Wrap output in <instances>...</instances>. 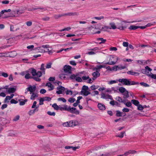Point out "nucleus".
<instances>
[{
    "label": "nucleus",
    "mask_w": 156,
    "mask_h": 156,
    "mask_svg": "<svg viewBox=\"0 0 156 156\" xmlns=\"http://www.w3.org/2000/svg\"><path fill=\"white\" fill-rule=\"evenodd\" d=\"M98 108L101 110H105V107L104 104L99 103L98 105Z\"/></svg>",
    "instance_id": "6ab92c4d"
},
{
    "label": "nucleus",
    "mask_w": 156,
    "mask_h": 156,
    "mask_svg": "<svg viewBox=\"0 0 156 156\" xmlns=\"http://www.w3.org/2000/svg\"><path fill=\"white\" fill-rule=\"evenodd\" d=\"M62 16H65V14H59L58 15H55L54 16V17L55 19H58Z\"/></svg>",
    "instance_id": "393cba45"
},
{
    "label": "nucleus",
    "mask_w": 156,
    "mask_h": 156,
    "mask_svg": "<svg viewBox=\"0 0 156 156\" xmlns=\"http://www.w3.org/2000/svg\"><path fill=\"white\" fill-rule=\"evenodd\" d=\"M127 73L128 74H130L132 75L138 76L140 74L139 73L133 72L132 70L128 71L127 72Z\"/></svg>",
    "instance_id": "dca6fc26"
},
{
    "label": "nucleus",
    "mask_w": 156,
    "mask_h": 156,
    "mask_svg": "<svg viewBox=\"0 0 156 156\" xmlns=\"http://www.w3.org/2000/svg\"><path fill=\"white\" fill-rule=\"evenodd\" d=\"M64 71L66 72L70 73L71 71V67L69 66H65L64 67Z\"/></svg>",
    "instance_id": "ddd939ff"
},
{
    "label": "nucleus",
    "mask_w": 156,
    "mask_h": 156,
    "mask_svg": "<svg viewBox=\"0 0 156 156\" xmlns=\"http://www.w3.org/2000/svg\"><path fill=\"white\" fill-rule=\"evenodd\" d=\"M81 92L83 95L85 96H87L90 94V93L87 90L81 91Z\"/></svg>",
    "instance_id": "5701e85b"
},
{
    "label": "nucleus",
    "mask_w": 156,
    "mask_h": 156,
    "mask_svg": "<svg viewBox=\"0 0 156 156\" xmlns=\"http://www.w3.org/2000/svg\"><path fill=\"white\" fill-rule=\"evenodd\" d=\"M136 152V151H131L129 150L128 151H126L125 153L124 154V155L125 156H126L130 154H133Z\"/></svg>",
    "instance_id": "aec40b11"
},
{
    "label": "nucleus",
    "mask_w": 156,
    "mask_h": 156,
    "mask_svg": "<svg viewBox=\"0 0 156 156\" xmlns=\"http://www.w3.org/2000/svg\"><path fill=\"white\" fill-rule=\"evenodd\" d=\"M30 94H31V95L30 98L31 100H34L36 98H37L38 97L37 94V93H36L34 92Z\"/></svg>",
    "instance_id": "4468645a"
},
{
    "label": "nucleus",
    "mask_w": 156,
    "mask_h": 156,
    "mask_svg": "<svg viewBox=\"0 0 156 156\" xmlns=\"http://www.w3.org/2000/svg\"><path fill=\"white\" fill-rule=\"evenodd\" d=\"M98 41H101V42L99 43L100 44L101 43H104L106 41V40L105 39H104L102 38H98Z\"/></svg>",
    "instance_id": "3c124183"
},
{
    "label": "nucleus",
    "mask_w": 156,
    "mask_h": 156,
    "mask_svg": "<svg viewBox=\"0 0 156 156\" xmlns=\"http://www.w3.org/2000/svg\"><path fill=\"white\" fill-rule=\"evenodd\" d=\"M155 22H152L148 23L146 25L147 27H151L152 26L154 25Z\"/></svg>",
    "instance_id": "72a5a7b5"
},
{
    "label": "nucleus",
    "mask_w": 156,
    "mask_h": 156,
    "mask_svg": "<svg viewBox=\"0 0 156 156\" xmlns=\"http://www.w3.org/2000/svg\"><path fill=\"white\" fill-rule=\"evenodd\" d=\"M46 86L48 87L49 90H51L54 89L53 86L50 83H47Z\"/></svg>",
    "instance_id": "2eb2a0df"
},
{
    "label": "nucleus",
    "mask_w": 156,
    "mask_h": 156,
    "mask_svg": "<svg viewBox=\"0 0 156 156\" xmlns=\"http://www.w3.org/2000/svg\"><path fill=\"white\" fill-rule=\"evenodd\" d=\"M148 76H150L152 78L156 79V75L153 74L151 73H150V74H148Z\"/></svg>",
    "instance_id": "79ce46f5"
},
{
    "label": "nucleus",
    "mask_w": 156,
    "mask_h": 156,
    "mask_svg": "<svg viewBox=\"0 0 156 156\" xmlns=\"http://www.w3.org/2000/svg\"><path fill=\"white\" fill-rule=\"evenodd\" d=\"M92 75L94 78H96L100 76V73H99V72L96 71L95 72H94L92 73Z\"/></svg>",
    "instance_id": "f3484780"
},
{
    "label": "nucleus",
    "mask_w": 156,
    "mask_h": 156,
    "mask_svg": "<svg viewBox=\"0 0 156 156\" xmlns=\"http://www.w3.org/2000/svg\"><path fill=\"white\" fill-rule=\"evenodd\" d=\"M98 87V86H95L94 85H93L90 87V88L92 90H94L97 89Z\"/></svg>",
    "instance_id": "a19ab883"
},
{
    "label": "nucleus",
    "mask_w": 156,
    "mask_h": 156,
    "mask_svg": "<svg viewBox=\"0 0 156 156\" xmlns=\"http://www.w3.org/2000/svg\"><path fill=\"white\" fill-rule=\"evenodd\" d=\"M109 25L111 27L109 28V29H115L117 27L115 25V23L113 22H111L109 23Z\"/></svg>",
    "instance_id": "412c9836"
},
{
    "label": "nucleus",
    "mask_w": 156,
    "mask_h": 156,
    "mask_svg": "<svg viewBox=\"0 0 156 156\" xmlns=\"http://www.w3.org/2000/svg\"><path fill=\"white\" fill-rule=\"evenodd\" d=\"M69 127H73L78 125V122L76 120H71L69 122Z\"/></svg>",
    "instance_id": "0eeeda50"
},
{
    "label": "nucleus",
    "mask_w": 156,
    "mask_h": 156,
    "mask_svg": "<svg viewBox=\"0 0 156 156\" xmlns=\"http://www.w3.org/2000/svg\"><path fill=\"white\" fill-rule=\"evenodd\" d=\"M75 101L76 99L73 98H70L68 99V101L71 103L74 102Z\"/></svg>",
    "instance_id": "a18cd8bd"
},
{
    "label": "nucleus",
    "mask_w": 156,
    "mask_h": 156,
    "mask_svg": "<svg viewBox=\"0 0 156 156\" xmlns=\"http://www.w3.org/2000/svg\"><path fill=\"white\" fill-rule=\"evenodd\" d=\"M88 87L86 86L85 85H83L82 87V91L87 90H88Z\"/></svg>",
    "instance_id": "052dcab7"
},
{
    "label": "nucleus",
    "mask_w": 156,
    "mask_h": 156,
    "mask_svg": "<svg viewBox=\"0 0 156 156\" xmlns=\"http://www.w3.org/2000/svg\"><path fill=\"white\" fill-rule=\"evenodd\" d=\"M139 28V26H136L134 25H131L129 27V30H135Z\"/></svg>",
    "instance_id": "b1692460"
},
{
    "label": "nucleus",
    "mask_w": 156,
    "mask_h": 156,
    "mask_svg": "<svg viewBox=\"0 0 156 156\" xmlns=\"http://www.w3.org/2000/svg\"><path fill=\"white\" fill-rule=\"evenodd\" d=\"M52 65V63L51 62H49L48 63L46 66V68L47 69L50 68L51 67V66Z\"/></svg>",
    "instance_id": "13d9d810"
},
{
    "label": "nucleus",
    "mask_w": 156,
    "mask_h": 156,
    "mask_svg": "<svg viewBox=\"0 0 156 156\" xmlns=\"http://www.w3.org/2000/svg\"><path fill=\"white\" fill-rule=\"evenodd\" d=\"M43 98V101H50L51 99L49 97H44L43 98Z\"/></svg>",
    "instance_id": "09e8293b"
},
{
    "label": "nucleus",
    "mask_w": 156,
    "mask_h": 156,
    "mask_svg": "<svg viewBox=\"0 0 156 156\" xmlns=\"http://www.w3.org/2000/svg\"><path fill=\"white\" fill-rule=\"evenodd\" d=\"M123 103L127 107H129L132 105V104L130 102H128L126 103L125 100Z\"/></svg>",
    "instance_id": "58836bf2"
},
{
    "label": "nucleus",
    "mask_w": 156,
    "mask_h": 156,
    "mask_svg": "<svg viewBox=\"0 0 156 156\" xmlns=\"http://www.w3.org/2000/svg\"><path fill=\"white\" fill-rule=\"evenodd\" d=\"M104 17L103 16H101L100 17H95L94 18L97 20H101L102 19H104Z\"/></svg>",
    "instance_id": "680f3d73"
},
{
    "label": "nucleus",
    "mask_w": 156,
    "mask_h": 156,
    "mask_svg": "<svg viewBox=\"0 0 156 156\" xmlns=\"http://www.w3.org/2000/svg\"><path fill=\"white\" fill-rule=\"evenodd\" d=\"M41 48V47L37 48L38 50L41 52H47L49 51V49H47L46 51H45V50Z\"/></svg>",
    "instance_id": "cd10ccee"
},
{
    "label": "nucleus",
    "mask_w": 156,
    "mask_h": 156,
    "mask_svg": "<svg viewBox=\"0 0 156 156\" xmlns=\"http://www.w3.org/2000/svg\"><path fill=\"white\" fill-rule=\"evenodd\" d=\"M131 102L133 104L137 106L139 104V102L138 101L134 99L132 100H131Z\"/></svg>",
    "instance_id": "a878e982"
},
{
    "label": "nucleus",
    "mask_w": 156,
    "mask_h": 156,
    "mask_svg": "<svg viewBox=\"0 0 156 156\" xmlns=\"http://www.w3.org/2000/svg\"><path fill=\"white\" fill-rule=\"evenodd\" d=\"M82 79L84 80H87V82L88 83H91L93 82V81H92L91 79L88 76H83L82 77Z\"/></svg>",
    "instance_id": "1a4fd4ad"
},
{
    "label": "nucleus",
    "mask_w": 156,
    "mask_h": 156,
    "mask_svg": "<svg viewBox=\"0 0 156 156\" xmlns=\"http://www.w3.org/2000/svg\"><path fill=\"white\" fill-rule=\"evenodd\" d=\"M11 11V9H9L8 10L4 9L2 10L1 12H0L1 16H2V15L4 14L5 12H10Z\"/></svg>",
    "instance_id": "2f4dec72"
},
{
    "label": "nucleus",
    "mask_w": 156,
    "mask_h": 156,
    "mask_svg": "<svg viewBox=\"0 0 156 156\" xmlns=\"http://www.w3.org/2000/svg\"><path fill=\"white\" fill-rule=\"evenodd\" d=\"M50 18L48 16H45L42 18V20L44 21H48L49 20Z\"/></svg>",
    "instance_id": "864d4df0"
},
{
    "label": "nucleus",
    "mask_w": 156,
    "mask_h": 156,
    "mask_svg": "<svg viewBox=\"0 0 156 156\" xmlns=\"http://www.w3.org/2000/svg\"><path fill=\"white\" fill-rule=\"evenodd\" d=\"M27 89V91H29L30 93H31L35 92L36 89V86L34 85L33 86L30 85Z\"/></svg>",
    "instance_id": "20e7f679"
},
{
    "label": "nucleus",
    "mask_w": 156,
    "mask_h": 156,
    "mask_svg": "<svg viewBox=\"0 0 156 156\" xmlns=\"http://www.w3.org/2000/svg\"><path fill=\"white\" fill-rule=\"evenodd\" d=\"M119 90L120 92L122 93L126 90L125 88L122 87H120Z\"/></svg>",
    "instance_id": "f704fd0d"
},
{
    "label": "nucleus",
    "mask_w": 156,
    "mask_h": 156,
    "mask_svg": "<svg viewBox=\"0 0 156 156\" xmlns=\"http://www.w3.org/2000/svg\"><path fill=\"white\" fill-rule=\"evenodd\" d=\"M40 69L41 70H42V73L44 74H45V71L44 70V64H42L41 65V67L40 68Z\"/></svg>",
    "instance_id": "c756f323"
},
{
    "label": "nucleus",
    "mask_w": 156,
    "mask_h": 156,
    "mask_svg": "<svg viewBox=\"0 0 156 156\" xmlns=\"http://www.w3.org/2000/svg\"><path fill=\"white\" fill-rule=\"evenodd\" d=\"M52 106L56 110H58L59 108V106L57 105V104L56 103H54L52 105Z\"/></svg>",
    "instance_id": "473e14b6"
},
{
    "label": "nucleus",
    "mask_w": 156,
    "mask_h": 156,
    "mask_svg": "<svg viewBox=\"0 0 156 156\" xmlns=\"http://www.w3.org/2000/svg\"><path fill=\"white\" fill-rule=\"evenodd\" d=\"M15 91L16 89L14 87H10L8 88L7 90V92L9 94L13 93Z\"/></svg>",
    "instance_id": "a211bd4d"
},
{
    "label": "nucleus",
    "mask_w": 156,
    "mask_h": 156,
    "mask_svg": "<svg viewBox=\"0 0 156 156\" xmlns=\"http://www.w3.org/2000/svg\"><path fill=\"white\" fill-rule=\"evenodd\" d=\"M37 103L36 101H34L31 107L32 108H34V109L32 110L34 113L36 112H37L38 111V107L36 106Z\"/></svg>",
    "instance_id": "423d86ee"
},
{
    "label": "nucleus",
    "mask_w": 156,
    "mask_h": 156,
    "mask_svg": "<svg viewBox=\"0 0 156 156\" xmlns=\"http://www.w3.org/2000/svg\"><path fill=\"white\" fill-rule=\"evenodd\" d=\"M47 114L50 115H53V116H55V113L54 112H51L50 111H48L47 112Z\"/></svg>",
    "instance_id": "e2e57ef3"
},
{
    "label": "nucleus",
    "mask_w": 156,
    "mask_h": 156,
    "mask_svg": "<svg viewBox=\"0 0 156 156\" xmlns=\"http://www.w3.org/2000/svg\"><path fill=\"white\" fill-rule=\"evenodd\" d=\"M124 22L125 23H133L134 22V21L132 22H130V21H127L126 20H123L121 22V25L119 24L118 25V27L117 28L121 30H123L124 29L126 28V27L125 26H123V24H122V23Z\"/></svg>",
    "instance_id": "7ed1b4c3"
},
{
    "label": "nucleus",
    "mask_w": 156,
    "mask_h": 156,
    "mask_svg": "<svg viewBox=\"0 0 156 156\" xmlns=\"http://www.w3.org/2000/svg\"><path fill=\"white\" fill-rule=\"evenodd\" d=\"M137 62L140 65L144 64L146 62L145 60H137Z\"/></svg>",
    "instance_id": "4c0bfd02"
},
{
    "label": "nucleus",
    "mask_w": 156,
    "mask_h": 156,
    "mask_svg": "<svg viewBox=\"0 0 156 156\" xmlns=\"http://www.w3.org/2000/svg\"><path fill=\"white\" fill-rule=\"evenodd\" d=\"M69 110L68 111H70L71 113H73L74 111L76 110V108L73 107L70 108V107L69 108Z\"/></svg>",
    "instance_id": "37998d69"
},
{
    "label": "nucleus",
    "mask_w": 156,
    "mask_h": 156,
    "mask_svg": "<svg viewBox=\"0 0 156 156\" xmlns=\"http://www.w3.org/2000/svg\"><path fill=\"white\" fill-rule=\"evenodd\" d=\"M58 100L59 101H62L63 102H66V100L63 98H58Z\"/></svg>",
    "instance_id": "de8ad7c7"
},
{
    "label": "nucleus",
    "mask_w": 156,
    "mask_h": 156,
    "mask_svg": "<svg viewBox=\"0 0 156 156\" xmlns=\"http://www.w3.org/2000/svg\"><path fill=\"white\" fill-rule=\"evenodd\" d=\"M116 115L118 117L122 116V113L120 111L117 110L116 111Z\"/></svg>",
    "instance_id": "c9c22d12"
},
{
    "label": "nucleus",
    "mask_w": 156,
    "mask_h": 156,
    "mask_svg": "<svg viewBox=\"0 0 156 156\" xmlns=\"http://www.w3.org/2000/svg\"><path fill=\"white\" fill-rule=\"evenodd\" d=\"M123 94L124 95V98H127L129 97V94L128 91L126 90L125 92L123 93Z\"/></svg>",
    "instance_id": "bb28decb"
},
{
    "label": "nucleus",
    "mask_w": 156,
    "mask_h": 156,
    "mask_svg": "<svg viewBox=\"0 0 156 156\" xmlns=\"http://www.w3.org/2000/svg\"><path fill=\"white\" fill-rule=\"evenodd\" d=\"M11 99V98L10 97V96H7L6 97V98L5 99V102H9L8 101L9 100H10Z\"/></svg>",
    "instance_id": "bf43d9fd"
},
{
    "label": "nucleus",
    "mask_w": 156,
    "mask_h": 156,
    "mask_svg": "<svg viewBox=\"0 0 156 156\" xmlns=\"http://www.w3.org/2000/svg\"><path fill=\"white\" fill-rule=\"evenodd\" d=\"M31 73L33 76H36L37 73L36 70L35 69L32 68Z\"/></svg>",
    "instance_id": "ea45409f"
},
{
    "label": "nucleus",
    "mask_w": 156,
    "mask_h": 156,
    "mask_svg": "<svg viewBox=\"0 0 156 156\" xmlns=\"http://www.w3.org/2000/svg\"><path fill=\"white\" fill-rule=\"evenodd\" d=\"M125 133V132H121V133L119 135H116V136L117 137H119L121 138H122L124 136V134Z\"/></svg>",
    "instance_id": "8fccbe9b"
},
{
    "label": "nucleus",
    "mask_w": 156,
    "mask_h": 156,
    "mask_svg": "<svg viewBox=\"0 0 156 156\" xmlns=\"http://www.w3.org/2000/svg\"><path fill=\"white\" fill-rule=\"evenodd\" d=\"M31 78H33L37 81H40L41 80V79L39 78L38 77H32Z\"/></svg>",
    "instance_id": "4d7b16f0"
},
{
    "label": "nucleus",
    "mask_w": 156,
    "mask_h": 156,
    "mask_svg": "<svg viewBox=\"0 0 156 156\" xmlns=\"http://www.w3.org/2000/svg\"><path fill=\"white\" fill-rule=\"evenodd\" d=\"M116 62L115 61H111V62H107L106 63H104V64H108L110 65H114L115 64Z\"/></svg>",
    "instance_id": "603ef678"
},
{
    "label": "nucleus",
    "mask_w": 156,
    "mask_h": 156,
    "mask_svg": "<svg viewBox=\"0 0 156 156\" xmlns=\"http://www.w3.org/2000/svg\"><path fill=\"white\" fill-rule=\"evenodd\" d=\"M115 99L119 102L123 103L124 102V100H122L121 98L119 96L115 98Z\"/></svg>",
    "instance_id": "7c9ffc66"
},
{
    "label": "nucleus",
    "mask_w": 156,
    "mask_h": 156,
    "mask_svg": "<svg viewBox=\"0 0 156 156\" xmlns=\"http://www.w3.org/2000/svg\"><path fill=\"white\" fill-rule=\"evenodd\" d=\"M19 101H20V105H24L25 104V103L27 101V100L22 101H21L20 100H19Z\"/></svg>",
    "instance_id": "c03bdc74"
},
{
    "label": "nucleus",
    "mask_w": 156,
    "mask_h": 156,
    "mask_svg": "<svg viewBox=\"0 0 156 156\" xmlns=\"http://www.w3.org/2000/svg\"><path fill=\"white\" fill-rule=\"evenodd\" d=\"M126 68V66L125 65L124 66L119 65V66H115L114 67L113 69L116 71L117 70H121L122 69H124Z\"/></svg>",
    "instance_id": "6e6552de"
},
{
    "label": "nucleus",
    "mask_w": 156,
    "mask_h": 156,
    "mask_svg": "<svg viewBox=\"0 0 156 156\" xmlns=\"http://www.w3.org/2000/svg\"><path fill=\"white\" fill-rule=\"evenodd\" d=\"M140 84L141 85L144 87H149V86L148 84L144 82H141Z\"/></svg>",
    "instance_id": "5fc2aeb1"
},
{
    "label": "nucleus",
    "mask_w": 156,
    "mask_h": 156,
    "mask_svg": "<svg viewBox=\"0 0 156 156\" xmlns=\"http://www.w3.org/2000/svg\"><path fill=\"white\" fill-rule=\"evenodd\" d=\"M98 27L97 28H96L97 29H99L103 31H106L107 30L109 29V27L108 26H104L101 27L102 25L100 24H98Z\"/></svg>",
    "instance_id": "39448f33"
},
{
    "label": "nucleus",
    "mask_w": 156,
    "mask_h": 156,
    "mask_svg": "<svg viewBox=\"0 0 156 156\" xmlns=\"http://www.w3.org/2000/svg\"><path fill=\"white\" fill-rule=\"evenodd\" d=\"M76 80L79 82H81L82 79L79 77H76Z\"/></svg>",
    "instance_id": "338daca9"
},
{
    "label": "nucleus",
    "mask_w": 156,
    "mask_h": 156,
    "mask_svg": "<svg viewBox=\"0 0 156 156\" xmlns=\"http://www.w3.org/2000/svg\"><path fill=\"white\" fill-rule=\"evenodd\" d=\"M89 51H92L95 52V54H96L97 52H98V48L96 47L94 48L89 49Z\"/></svg>",
    "instance_id": "c85d7f7f"
},
{
    "label": "nucleus",
    "mask_w": 156,
    "mask_h": 156,
    "mask_svg": "<svg viewBox=\"0 0 156 156\" xmlns=\"http://www.w3.org/2000/svg\"><path fill=\"white\" fill-rule=\"evenodd\" d=\"M101 98L105 99H110L112 100L113 98L112 96L109 94H105L102 93L101 94Z\"/></svg>",
    "instance_id": "9b49d317"
},
{
    "label": "nucleus",
    "mask_w": 156,
    "mask_h": 156,
    "mask_svg": "<svg viewBox=\"0 0 156 156\" xmlns=\"http://www.w3.org/2000/svg\"><path fill=\"white\" fill-rule=\"evenodd\" d=\"M42 73L40 71H37L36 73V76H37L38 77H40L42 76Z\"/></svg>",
    "instance_id": "49530a36"
},
{
    "label": "nucleus",
    "mask_w": 156,
    "mask_h": 156,
    "mask_svg": "<svg viewBox=\"0 0 156 156\" xmlns=\"http://www.w3.org/2000/svg\"><path fill=\"white\" fill-rule=\"evenodd\" d=\"M138 109L139 110H143L144 109L143 107L141 105H139L138 106Z\"/></svg>",
    "instance_id": "69168bd1"
},
{
    "label": "nucleus",
    "mask_w": 156,
    "mask_h": 156,
    "mask_svg": "<svg viewBox=\"0 0 156 156\" xmlns=\"http://www.w3.org/2000/svg\"><path fill=\"white\" fill-rule=\"evenodd\" d=\"M101 69V65H99L97 66L96 67L94 68L93 70L94 71H97L99 72Z\"/></svg>",
    "instance_id": "4be33fe9"
},
{
    "label": "nucleus",
    "mask_w": 156,
    "mask_h": 156,
    "mask_svg": "<svg viewBox=\"0 0 156 156\" xmlns=\"http://www.w3.org/2000/svg\"><path fill=\"white\" fill-rule=\"evenodd\" d=\"M26 24L27 26L30 27L32 25V22L31 21H28L26 23Z\"/></svg>",
    "instance_id": "6e6d98bb"
},
{
    "label": "nucleus",
    "mask_w": 156,
    "mask_h": 156,
    "mask_svg": "<svg viewBox=\"0 0 156 156\" xmlns=\"http://www.w3.org/2000/svg\"><path fill=\"white\" fill-rule=\"evenodd\" d=\"M8 56V54L7 53H0V57H7Z\"/></svg>",
    "instance_id": "e433bc0d"
},
{
    "label": "nucleus",
    "mask_w": 156,
    "mask_h": 156,
    "mask_svg": "<svg viewBox=\"0 0 156 156\" xmlns=\"http://www.w3.org/2000/svg\"><path fill=\"white\" fill-rule=\"evenodd\" d=\"M106 149L104 146H101L96 147L92 150H89L87 152V154L89 156H109L112 155L110 153H106L105 154L100 153L101 152L104 151Z\"/></svg>",
    "instance_id": "f257e3e1"
},
{
    "label": "nucleus",
    "mask_w": 156,
    "mask_h": 156,
    "mask_svg": "<svg viewBox=\"0 0 156 156\" xmlns=\"http://www.w3.org/2000/svg\"><path fill=\"white\" fill-rule=\"evenodd\" d=\"M2 75L4 77H7L8 76V74L6 73L2 72L1 73Z\"/></svg>",
    "instance_id": "0e129e2a"
},
{
    "label": "nucleus",
    "mask_w": 156,
    "mask_h": 156,
    "mask_svg": "<svg viewBox=\"0 0 156 156\" xmlns=\"http://www.w3.org/2000/svg\"><path fill=\"white\" fill-rule=\"evenodd\" d=\"M118 81L126 85H134L139 84L138 82H135L133 81H130L127 79H120Z\"/></svg>",
    "instance_id": "f03ea898"
},
{
    "label": "nucleus",
    "mask_w": 156,
    "mask_h": 156,
    "mask_svg": "<svg viewBox=\"0 0 156 156\" xmlns=\"http://www.w3.org/2000/svg\"><path fill=\"white\" fill-rule=\"evenodd\" d=\"M57 89L58 90L56 91V93L58 94H62V90H64L65 89L64 87L62 86H59L57 87Z\"/></svg>",
    "instance_id": "9d476101"
},
{
    "label": "nucleus",
    "mask_w": 156,
    "mask_h": 156,
    "mask_svg": "<svg viewBox=\"0 0 156 156\" xmlns=\"http://www.w3.org/2000/svg\"><path fill=\"white\" fill-rule=\"evenodd\" d=\"M122 111L124 112H127L129 111V109L127 108H124Z\"/></svg>",
    "instance_id": "774afa93"
},
{
    "label": "nucleus",
    "mask_w": 156,
    "mask_h": 156,
    "mask_svg": "<svg viewBox=\"0 0 156 156\" xmlns=\"http://www.w3.org/2000/svg\"><path fill=\"white\" fill-rule=\"evenodd\" d=\"M65 16H77L79 15L78 12H70L66 13H65Z\"/></svg>",
    "instance_id": "f8f14e48"
}]
</instances>
